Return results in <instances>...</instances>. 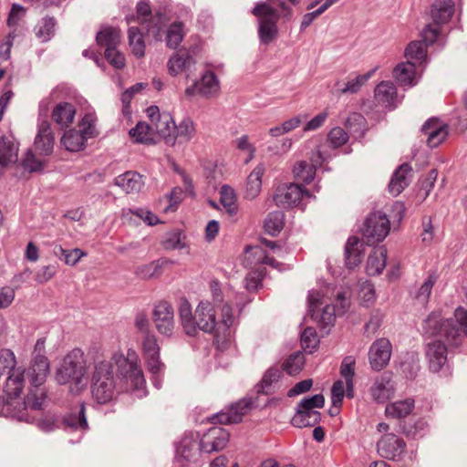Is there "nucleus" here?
Masks as SVG:
<instances>
[{"instance_id":"obj_1","label":"nucleus","mask_w":467,"mask_h":467,"mask_svg":"<svg viewBox=\"0 0 467 467\" xmlns=\"http://www.w3.org/2000/svg\"><path fill=\"white\" fill-rule=\"evenodd\" d=\"M179 317L181 325L188 336L194 337L199 330L210 333L219 348H223L234 338L235 318L231 306L227 303L202 301L192 314L189 301L181 298Z\"/></svg>"},{"instance_id":"obj_2","label":"nucleus","mask_w":467,"mask_h":467,"mask_svg":"<svg viewBox=\"0 0 467 467\" xmlns=\"http://www.w3.org/2000/svg\"><path fill=\"white\" fill-rule=\"evenodd\" d=\"M424 329L430 337H443L448 344L457 347L467 337V309L457 307L453 318L446 320L440 314L432 313L425 320Z\"/></svg>"},{"instance_id":"obj_3","label":"nucleus","mask_w":467,"mask_h":467,"mask_svg":"<svg viewBox=\"0 0 467 467\" xmlns=\"http://www.w3.org/2000/svg\"><path fill=\"white\" fill-rule=\"evenodd\" d=\"M57 380L61 384H70V389L74 392H79L87 386V359L80 349L75 348L65 357L57 373Z\"/></svg>"},{"instance_id":"obj_4","label":"nucleus","mask_w":467,"mask_h":467,"mask_svg":"<svg viewBox=\"0 0 467 467\" xmlns=\"http://www.w3.org/2000/svg\"><path fill=\"white\" fill-rule=\"evenodd\" d=\"M88 359L94 366L92 395L99 403H107L114 395L110 366L105 362L102 354L99 351L88 352Z\"/></svg>"},{"instance_id":"obj_5","label":"nucleus","mask_w":467,"mask_h":467,"mask_svg":"<svg viewBox=\"0 0 467 467\" xmlns=\"http://www.w3.org/2000/svg\"><path fill=\"white\" fill-rule=\"evenodd\" d=\"M97 117L94 113H86L78 121L77 128L70 129L61 138V144L68 151L78 152L86 147L88 139L99 135L96 128Z\"/></svg>"},{"instance_id":"obj_6","label":"nucleus","mask_w":467,"mask_h":467,"mask_svg":"<svg viewBox=\"0 0 467 467\" xmlns=\"http://www.w3.org/2000/svg\"><path fill=\"white\" fill-rule=\"evenodd\" d=\"M253 14L260 19L259 35L265 43L272 41L276 34V22L278 21V10L275 7V2L259 4Z\"/></svg>"},{"instance_id":"obj_7","label":"nucleus","mask_w":467,"mask_h":467,"mask_svg":"<svg viewBox=\"0 0 467 467\" xmlns=\"http://www.w3.org/2000/svg\"><path fill=\"white\" fill-rule=\"evenodd\" d=\"M324 404L325 399L322 394L305 399L299 403L297 411L292 418V424L297 428L315 425L318 422L320 414L314 409L323 408Z\"/></svg>"},{"instance_id":"obj_8","label":"nucleus","mask_w":467,"mask_h":467,"mask_svg":"<svg viewBox=\"0 0 467 467\" xmlns=\"http://www.w3.org/2000/svg\"><path fill=\"white\" fill-rule=\"evenodd\" d=\"M389 221L381 212L371 213L362 230L363 241L372 245L381 242L389 233Z\"/></svg>"},{"instance_id":"obj_9","label":"nucleus","mask_w":467,"mask_h":467,"mask_svg":"<svg viewBox=\"0 0 467 467\" xmlns=\"http://www.w3.org/2000/svg\"><path fill=\"white\" fill-rule=\"evenodd\" d=\"M196 127L190 117L183 118L176 124L171 118V124L169 125L168 134H164L163 140L168 145L185 143L192 140L196 135Z\"/></svg>"},{"instance_id":"obj_10","label":"nucleus","mask_w":467,"mask_h":467,"mask_svg":"<svg viewBox=\"0 0 467 467\" xmlns=\"http://www.w3.org/2000/svg\"><path fill=\"white\" fill-rule=\"evenodd\" d=\"M151 320L158 332L170 336L174 327V312L171 305L165 300L158 301L154 305Z\"/></svg>"},{"instance_id":"obj_11","label":"nucleus","mask_w":467,"mask_h":467,"mask_svg":"<svg viewBox=\"0 0 467 467\" xmlns=\"http://www.w3.org/2000/svg\"><path fill=\"white\" fill-rule=\"evenodd\" d=\"M304 194V190L298 184L283 183L275 189L274 202L278 207L289 209L297 206Z\"/></svg>"},{"instance_id":"obj_12","label":"nucleus","mask_w":467,"mask_h":467,"mask_svg":"<svg viewBox=\"0 0 467 467\" xmlns=\"http://www.w3.org/2000/svg\"><path fill=\"white\" fill-rule=\"evenodd\" d=\"M404 440L394 433L384 434L377 443L378 453L389 460L400 458L405 451Z\"/></svg>"},{"instance_id":"obj_13","label":"nucleus","mask_w":467,"mask_h":467,"mask_svg":"<svg viewBox=\"0 0 467 467\" xmlns=\"http://www.w3.org/2000/svg\"><path fill=\"white\" fill-rule=\"evenodd\" d=\"M423 333L428 338H432V337H430L425 333L424 328ZM433 338L436 339H434L431 342H429L427 345L426 355L427 358H429L430 368L432 371L437 372L441 368V367L446 361L447 348L444 342H441V338L444 339L443 337L436 336L433 337Z\"/></svg>"},{"instance_id":"obj_14","label":"nucleus","mask_w":467,"mask_h":467,"mask_svg":"<svg viewBox=\"0 0 467 467\" xmlns=\"http://www.w3.org/2000/svg\"><path fill=\"white\" fill-rule=\"evenodd\" d=\"M391 356V344L386 338L376 340L369 350V361L373 369L381 370L385 368Z\"/></svg>"},{"instance_id":"obj_15","label":"nucleus","mask_w":467,"mask_h":467,"mask_svg":"<svg viewBox=\"0 0 467 467\" xmlns=\"http://www.w3.org/2000/svg\"><path fill=\"white\" fill-rule=\"evenodd\" d=\"M49 373V361L44 354L34 355L27 368L30 383L36 387L42 385Z\"/></svg>"},{"instance_id":"obj_16","label":"nucleus","mask_w":467,"mask_h":467,"mask_svg":"<svg viewBox=\"0 0 467 467\" xmlns=\"http://www.w3.org/2000/svg\"><path fill=\"white\" fill-rule=\"evenodd\" d=\"M117 363L122 368L124 377L129 379L134 387H140L145 382L142 370L138 365V358L135 353H129L127 358H121L117 360Z\"/></svg>"},{"instance_id":"obj_17","label":"nucleus","mask_w":467,"mask_h":467,"mask_svg":"<svg viewBox=\"0 0 467 467\" xmlns=\"http://www.w3.org/2000/svg\"><path fill=\"white\" fill-rule=\"evenodd\" d=\"M423 132L428 137L427 142L431 147H437L442 143L448 135L446 125L441 123L437 119H429L422 128Z\"/></svg>"},{"instance_id":"obj_18","label":"nucleus","mask_w":467,"mask_h":467,"mask_svg":"<svg viewBox=\"0 0 467 467\" xmlns=\"http://www.w3.org/2000/svg\"><path fill=\"white\" fill-rule=\"evenodd\" d=\"M146 117L150 121L157 135L163 139L168 134L169 125L171 124V116L169 113H161L157 106H150L145 110Z\"/></svg>"},{"instance_id":"obj_19","label":"nucleus","mask_w":467,"mask_h":467,"mask_svg":"<svg viewBox=\"0 0 467 467\" xmlns=\"http://www.w3.org/2000/svg\"><path fill=\"white\" fill-rule=\"evenodd\" d=\"M76 107L69 102H59L52 109L51 119L60 128L69 127L75 119Z\"/></svg>"},{"instance_id":"obj_20","label":"nucleus","mask_w":467,"mask_h":467,"mask_svg":"<svg viewBox=\"0 0 467 467\" xmlns=\"http://www.w3.org/2000/svg\"><path fill=\"white\" fill-rule=\"evenodd\" d=\"M228 441V434L220 428H213L205 433L201 441L202 450L210 452L223 449Z\"/></svg>"},{"instance_id":"obj_21","label":"nucleus","mask_w":467,"mask_h":467,"mask_svg":"<svg viewBox=\"0 0 467 467\" xmlns=\"http://www.w3.org/2000/svg\"><path fill=\"white\" fill-rule=\"evenodd\" d=\"M393 77L401 87H410L417 83L418 73L413 62L399 64L393 70Z\"/></svg>"},{"instance_id":"obj_22","label":"nucleus","mask_w":467,"mask_h":467,"mask_svg":"<svg viewBox=\"0 0 467 467\" xmlns=\"http://www.w3.org/2000/svg\"><path fill=\"white\" fill-rule=\"evenodd\" d=\"M219 83L214 73L208 71L202 77L200 81L194 83L192 88L186 89L188 95H210L218 90Z\"/></svg>"},{"instance_id":"obj_23","label":"nucleus","mask_w":467,"mask_h":467,"mask_svg":"<svg viewBox=\"0 0 467 467\" xmlns=\"http://www.w3.org/2000/svg\"><path fill=\"white\" fill-rule=\"evenodd\" d=\"M251 409L250 402L241 400L234 406L231 407L227 411L217 416L218 421L222 424L238 423L243 417L246 415Z\"/></svg>"},{"instance_id":"obj_24","label":"nucleus","mask_w":467,"mask_h":467,"mask_svg":"<svg viewBox=\"0 0 467 467\" xmlns=\"http://www.w3.org/2000/svg\"><path fill=\"white\" fill-rule=\"evenodd\" d=\"M415 407L413 399L407 398L402 400L389 403L385 408V415L392 419H403L411 414Z\"/></svg>"},{"instance_id":"obj_25","label":"nucleus","mask_w":467,"mask_h":467,"mask_svg":"<svg viewBox=\"0 0 467 467\" xmlns=\"http://www.w3.org/2000/svg\"><path fill=\"white\" fill-rule=\"evenodd\" d=\"M431 12L433 22L440 26L451 20L454 13L453 2L451 0H437Z\"/></svg>"},{"instance_id":"obj_26","label":"nucleus","mask_w":467,"mask_h":467,"mask_svg":"<svg viewBox=\"0 0 467 467\" xmlns=\"http://www.w3.org/2000/svg\"><path fill=\"white\" fill-rule=\"evenodd\" d=\"M96 41L105 49L118 47L121 42V32L119 28L104 27L97 34Z\"/></svg>"},{"instance_id":"obj_27","label":"nucleus","mask_w":467,"mask_h":467,"mask_svg":"<svg viewBox=\"0 0 467 467\" xmlns=\"http://www.w3.org/2000/svg\"><path fill=\"white\" fill-rule=\"evenodd\" d=\"M134 142L153 144L155 143V130L143 121L137 123L136 127L129 132Z\"/></svg>"},{"instance_id":"obj_28","label":"nucleus","mask_w":467,"mask_h":467,"mask_svg":"<svg viewBox=\"0 0 467 467\" xmlns=\"http://www.w3.org/2000/svg\"><path fill=\"white\" fill-rule=\"evenodd\" d=\"M191 55L185 50H179L168 61V71L171 76H177L192 63Z\"/></svg>"},{"instance_id":"obj_29","label":"nucleus","mask_w":467,"mask_h":467,"mask_svg":"<svg viewBox=\"0 0 467 467\" xmlns=\"http://www.w3.org/2000/svg\"><path fill=\"white\" fill-rule=\"evenodd\" d=\"M386 259L387 251L384 247L374 249L367 262L366 271L368 275H376L380 274L386 265Z\"/></svg>"},{"instance_id":"obj_30","label":"nucleus","mask_w":467,"mask_h":467,"mask_svg":"<svg viewBox=\"0 0 467 467\" xmlns=\"http://www.w3.org/2000/svg\"><path fill=\"white\" fill-rule=\"evenodd\" d=\"M264 173V168L258 166L249 174L245 186L246 198L254 199L259 195L262 189V178Z\"/></svg>"},{"instance_id":"obj_31","label":"nucleus","mask_w":467,"mask_h":467,"mask_svg":"<svg viewBox=\"0 0 467 467\" xmlns=\"http://www.w3.org/2000/svg\"><path fill=\"white\" fill-rule=\"evenodd\" d=\"M34 147L36 152L39 155H47L51 152L53 149V136L47 124L45 128L43 126L40 128Z\"/></svg>"},{"instance_id":"obj_32","label":"nucleus","mask_w":467,"mask_h":467,"mask_svg":"<svg viewBox=\"0 0 467 467\" xmlns=\"http://www.w3.org/2000/svg\"><path fill=\"white\" fill-rule=\"evenodd\" d=\"M18 147L13 140L1 138L0 139V165L7 166L17 161Z\"/></svg>"},{"instance_id":"obj_33","label":"nucleus","mask_w":467,"mask_h":467,"mask_svg":"<svg viewBox=\"0 0 467 467\" xmlns=\"http://www.w3.org/2000/svg\"><path fill=\"white\" fill-rule=\"evenodd\" d=\"M117 184L128 193L140 192L142 188V177L137 172L127 171L117 178Z\"/></svg>"},{"instance_id":"obj_34","label":"nucleus","mask_w":467,"mask_h":467,"mask_svg":"<svg viewBox=\"0 0 467 467\" xmlns=\"http://www.w3.org/2000/svg\"><path fill=\"white\" fill-rule=\"evenodd\" d=\"M356 361L352 357H346L340 366L341 379L346 380L348 398L354 397L353 378L355 375Z\"/></svg>"},{"instance_id":"obj_35","label":"nucleus","mask_w":467,"mask_h":467,"mask_svg":"<svg viewBox=\"0 0 467 467\" xmlns=\"http://www.w3.org/2000/svg\"><path fill=\"white\" fill-rule=\"evenodd\" d=\"M293 174L297 182L309 183L314 180L316 165L306 161H297L293 168Z\"/></svg>"},{"instance_id":"obj_36","label":"nucleus","mask_w":467,"mask_h":467,"mask_svg":"<svg viewBox=\"0 0 467 467\" xmlns=\"http://www.w3.org/2000/svg\"><path fill=\"white\" fill-rule=\"evenodd\" d=\"M410 170L409 164H402L396 171L389 185V192L393 195H399L407 186V176Z\"/></svg>"},{"instance_id":"obj_37","label":"nucleus","mask_w":467,"mask_h":467,"mask_svg":"<svg viewBox=\"0 0 467 467\" xmlns=\"http://www.w3.org/2000/svg\"><path fill=\"white\" fill-rule=\"evenodd\" d=\"M397 96L395 86L389 81L379 83L375 89V99L383 105H391Z\"/></svg>"},{"instance_id":"obj_38","label":"nucleus","mask_w":467,"mask_h":467,"mask_svg":"<svg viewBox=\"0 0 467 467\" xmlns=\"http://www.w3.org/2000/svg\"><path fill=\"white\" fill-rule=\"evenodd\" d=\"M129 43L131 53L136 57H142L145 55V42L140 30L138 27L131 26L129 29Z\"/></svg>"},{"instance_id":"obj_39","label":"nucleus","mask_w":467,"mask_h":467,"mask_svg":"<svg viewBox=\"0 0 467 467\" xmlns=\"http://www.w3.org/2000/svg\"><path fill=\"white\" fill-rule=\"evenodd\" d=\"M359 239L356 236L348 238L346 244V261L349 268L355 267L361 261V254L358 248Z\"/></svg>"},{"instance_id":"obj_40","label":"nucleus","mask_w":467,"mask_h":467,"mask_svg":"<svg viewBox=\"0 0 467 467\" xmlns=\"http://www.w3.org/2000/svg\"><path fill=\"white\" fill-rule=\"evenodd\" d=\"M426 44L420 41H413L406 48V57L416 64H420L426 57Z\"/></svg>"},{"instance_id":"obj_41","label":"nucleus","mask_w":467,"mask_h":467,"mask_svg":"<svg viewBox=\"0 0 467 467\" xmlns=\"http://www.w3.org/2000/svg\"><path fill=\"white\" fill-rule=\"evenodd\" d=\"M371 395L377 402L383 403L393 397L394 388L389 381L386 383L377 382L371 388Z\"/></svg>"},{"instance_id":"obj_42","label":"nucleus","mask_w":467,"mask_h":467,"mask_svg":"<svg viewBox=\"0 0 467 467\" xmlns=\"http://www.w3.org/2000/svg\"><path fill=\"white\" fill-rule=\"evenodd\" d=\"M184 36L183 24L175 22L171 24L166 32V44L171 48L177 47Z\"/></svg>"},{"instance_id":"obj_43","label":"nucleus","mask_w":467,"mask_h":467,"mask_svg":"<svg viewBox=\"0 0 467 467\" xmlns=\"http://www.w3.org/2000/svg\"><path fill=\"white\" fill-rule=\"evenodd\" d=\"M284 214L281 212L271 213L267 215L264 228L265 231L271 234L276 235L281 232L284 227Z\"/></svg>"},{"instance_id":"obj_44","label":"nucleus","mask_w":467,"mask_h":467,"mask_svg":"<svg viewBox=\"0 0 467 467\" xmlns=\"http://www.w3.org/2000/svg\"><path fill=\"white\" fill-rule=\"evenodd\" d=\"M305 357L302 353L296 352L287 358L283 363V369L289 375L298 374L304 368Z\"/></svg>"},{"instance_id":"obj_45","label":"nucleus","mask_w":467,"mask_h":467,"mask_svg":"<svg viewBox=\"0 0 467 467\" xmlns=\"http://www.w3.org/2000/svg\"><path fill=\"white\" fill-rule=\"evenodd\" d=\"M220 201L223 206L231 214L235 213L238 208L234 191L229 186H223L220 191Z\"/></svg>"},{"instance_id":"obj_46","label":"nucleus","mask_w":467,"mask_h":467,"mask_svg":"<svg viewBox=\"0 0 467 467\" xmlns=\"http://www.w3.org/2000/svg\"><path fill=\"white\" fill-rule=\"evenodd\" d=\"M358 299L363 306L369 307L376 301V293L372 284L365 282L362 284L358 292Z\"/></svg>"},{"instance_id":"obj_47","label":"nucleus","mask_w":467,"mask_h":467,"mask_svg":"<svg viewBox=\"0 0 467 467\" xmlns=\"http://www.w3.org/2000/svg\"><path fill=\"white\" fill-rule=\"evenodd\" d=\"M319 339L316 329L313 327H306L301 335V346L303 349L308 353H312L317 347Z\"/></svg>"},{"instance_id":"obj_48","label":"nucleus","mask_w":467,"mask_h":467,"mask_svg":"<svg viewBox=\"0 0 467 467\" xmlns=\"http://www.w3.org/2000/svg\"><path fill=\"white\" fill-rule=\"evenodd\" d=\"M348 397L346 380L338 379L334 382L331 389V400L333 407L339 409L342 405L344 397Z\"/></svg>"},{"instance_id":"obj_49","label":"nucleus","mask_w":467,"mask_h":467,"mask_svg":"<svg viewBox=\"0 0 467 467\" xmlns=\"http://www.w3.org/2000/svg\"><path fill=\"white\" fill-rule=\"evenodd\" d=\"M104 57L109 64L117 69H122L126 65L124 54L117 47L105 49Z\"/></svg>"},{"instance_id":"obj_50","label":"nucleus","mask_w":467,"mask_h":467,"mask_svg":"<svg viewBox=\"0 0 467 467\" xmlns=\"http://www.w3.org/2000/svg\"><path fill=\"white\" fill-rule=\"evenodd\" d=\"M184 192L180 187H174L169 195L165 196L168 205L163 209V213L174 212L183 199Z\"/></svg>"},{"instance_id":"obj_51","label":"nucleus","mask_w":467,"mask_h":467,"mask_svg":"<svg viewBox=\"0 0 467 467\" xmlns=\"http://www.w3.org/2000/svg\"><path fill=\"white\" fill-rule=\"evenodd\" d=\"M161 245L164 250H174L184 247L183 238L182 237V232L179 230L173 231L169 234L165 240L161 242Z\"/></svg>"},{"instance_id":"obj_52","label":"nucleus","mask_w":467,"mask_h":467,"mask_svg":"<svg viewBox=\"0 0 467 467\" xmlns=\"http://www.w3.org/2000/svg\"><path fill=\"white\" fill-rule=\"evenodd\" d=\"M370 74L360 75L355 78L348 81L344 88H338L337 91L340 93H356L359 90L361 86L368 79Z\"/></svg>"},{"instance_id":"obj_53","label":"nucleus","mask_w":467,"mask_h":467,"mask_svg":"<svg viewBox=\"0 0 467 467\" xmlns=\"http://www.w3.org/2000/svg\"><path fill=\"white\" fill-rule=\"evenodd\" d=\"M151 17V9L148 3L140 2L137 5V15L136 18L129 17L127 19L128 23H130L134 20H137L140 25H144V23L148 22Z\"/></svg>"},{"instance_id":"obj_54","label":"nucleus","mask_w":467,"mask_h":467,"mask_svg":"<svg viewBox=\"0 0 467 467\" xmlns=\"http://www.w3.org/2000/svg\"><path fill=\"white\" fill-rule=\"evenodd\" d=\"M348 134L342 128H334L328 134V140L335 147H340L348 141Z\"/></svg>"},{"instance_id":"obj_55","label":"nucleus","mask_w":467,"mask_h":467,"mask_svg":"<svg viewBox=\"0 0 467 467\" xmlns=\"http://www.w3.org/2000/svg\"><path fill=\"white\" fill-rule=\"evenodd\" d=\"M23 167L29 171H39L43 167L42 161L36 158L32 151H28L22 162Z\"/></svg>"},{"instance_id":"obj_56","label":"nucleus","mask_w":467,"mask_h":467,"mask_svg":"<svg viewBox=\"0 0 467 467\" xmlns=\"http://www.w3.org/2000/svg\"><path fill=\"white\" fill-rule=\"evenodd\" d=\"M250 254H253L257 258V261L262 265H273L275 263L274 258L265 255L264 251L260 247L247 248L246 249V259L250 260Z\"/></svg>"},{"instance_id":"obj_57","label":"nucleus","mask_w":467,"mask_h":467,"mask_svg":"<svg viewBox=\"0 0 467 467\" xmlns=\"http://www.w3.org/2000/svg\"><path fill=\"white\" fill-rule=\"evenodd\" d=\"M440 35V26L435 23L427 26V27L422 31V43L429 45L433 43L438 36Z\"/></svg>"},{"instance_id":"obj_58","label":"nucleus","mask_w":467,"mask_h":467,"mask_svg":"<svg viewBox=\"0 0 467 467\" xmlns=\"http://www.w3.org/2000/svg\"><path fill=\"white\" fill-rule=\"evenodd\" d=\"M132 213L135 214L136 216L140 217L141 220H143L144 223H146L147 224H149L150 226H153V225H156V224L161 223L160 221V219L158 218V216L150 211H144L142 209H139L135 212H132Z\"/></svg>"},{"instance_id":"obj_59","label":"nucleus","mask_w":467,"mask_h":467,"mask_svg":"<svg viewBox=\"0 0 467 467\" xmlns=\"http://www.w3.org/2000/svg\"><path fill=\"white\" fill-rule=\"evenodd\" d=\"M300 123V120L298 119H292L288 121H285L282 127H276L275 129H271L270 132L273 136H279L281 134H284L285 132H288L295 128L298 127Z\"/></svg>"},{"instance_id":"obj_60","label":"nucleus","mask_w":467,"mask_h":467,"mask_svg":"<svg viewBox=\"0 0 467 467\" xmlns=\"http://www.w3.org/2000/svg\"><path fill=\"white\" fill-rule=\"evenodd\" d=\"M313 385L312 379H305L296 383L289 391L288 396L294 397L308 391Z\"/></svg>"},{"instance_id":"obj_61","label":"nucleus","mask_w":467,"mask_h":467,"mask_svg":"<svg viewBox=\"0 0 467 467\" xmlns=\"http://www.w3.org/2000/svg\"><path fill=\"white\" fill-rule=\"evenodd\" d=\"M62 253L65 255V261H66V264H67V265H75L83 256L86 255V253L80 249L63 250Z\"/></svg>"},{"instance_id":"obj_62","label":"nucleus","mask_w":467,"mask_h":467,"mask_svg":"<svg viewBox=\"0 0 467 467\" xmlns=\"http://www.w3.org/2000/svg\"><path fill=\"white\" fill-rule=\"evenodd\" d=\"M26 9L18 5H13L10 11L7 23L9 26H15L24 16Z\"/></svg>"},{"instance_id":"obj_63","label":"nucleus","mask_w":467,"mask_h":467,"mask_svg":"<svg viewBox=\"0 0 467 467\" xmlns=\"http://www.w3.org/2000/svg\"><path fill=\"white\" fill-rule=\"evenodd\" d=\"M327 118V112H322L318 115H317L315 118H313L310 121H308L306 126L304 127V130H315L321 127L323 123L325 122L326 119Z\"/></svg>"},{"instance_id":"obj_64","label":"nucleus","mask_w":467,"mask_h":467,"mask_svg":"<svg viewBox=\"0 0 467 467\" xmlns=\"http://www.w3.org/2000/svg\"><path fill=\"white\" fill-rule=\"evenodd\" d=\"M15 296L14 290L10 287H4L0 290V308L8 306Z\"/></svg>"}]
</instances>
